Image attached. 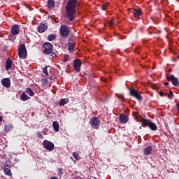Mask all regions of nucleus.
Instances as JSON below:
<instances>
[{"label":"nucleus","instance_id":"obj_19","mask_svg":"<svg viewBox=\"0 0 179 179\" xmlns=\"http://www.w3.org/2000/svg\"><path fill=\"white\" fill-rule=\"evenodd\" d=\"M152 150H153V148H152V146H148L147 147L145 150H144V155L145 156H149V155H150V153H152Z\"/></svg>","mask_w":179,"mask_h":179},{"label":"nucleus","instance_id":"obj_28","mask_svg":"<svg viewBox=\"0 0 179 179\" xmlns=\"http://www.w3.org/2000/svg\"><path fill=\"white\" fill-rule=\"evenodd\" d=\"M43 73L46 76H48V70L47 69V67L43 68Z\"/></svg>","mask_w":179,"mask_h":179},{"label":"nucleus","instance_id":"obj_23","mask_svg":"<svg viewBox=\"0 0 179 179\" xmlns=\"http://www.w3.org/2000/svg\"><path fill=\"white\" fill-rule=\"evenodd\" d=\"M133 13H134V15L135 16V17H139V16H141V15H142L141 9L134 10Z\"/></svg>","mask_w":179,"mask_h":179},{"label":"nucleus","instance_id":"obj_7","mask_svg":"<svg viewBox=\"0 0 179 179\" xmlns=\"http://www.w3.org/2000/svg\"><path fill=\"white\" fill-rule=\"evenodd\" d=\"M43 148L48 150L49 152H52L54 150V143H52L51 141L45 140L43 143Z\"/></svg>","mask_w":179,"mask_h":179},{"label":"nucleus","instance_id":"obj_2","mask_svg":"<svg viewBox=\"0 0 179 179\" xmlns=\"http://www.w3.org/2000/svg\"><path fill=\"white\" fill-rule=\"evenodd\" d=\"M142 127H148L151 129V131H157V126L156 124L153 123L152 121L148 119H143L141 120Z\"/></svg>","mask_w":179,"mask_h":179},{"label":"nucleus","instance_id":"obj_10","mask_svg":"<svg viewBox=\"0 0 179 179\" xmlns=\"http://www.w3.org/2000/svg\"><path fill=\"white\" fill-rule=\"evenodd\" d=\"M167 80L170 82L171 80L172 85L176 87L179 86V82H178V78H176L174 76H171V77H167Z\"/></svg>","mask_w":179,"mask_h":179},{"label":"nucleus","instance_id":"obj_24","mask_svg":"<svg viewBox=\"0 0 179 179\" xmlns=\"http://www.w3.org/2000/svg\"><path fill=\"white\" fill-rule=\"evenodd\" d=\"M25 93H27V94H29V96H31V97H33V96H34V92H33L31 88H27L25 90Z\"/></svg>","mask_w":179,"mask_h":179},{"label":"nucleus","instance_id":"obj_36","mask_svg":"<svg viewBox=\"0 0 179 179\" xmlns=\"http://www.w3.org/2000/svg\"><path fill=\"white\" fill-rule=\"evenodd\" d=\"M38 138H41V134H40V132H38Z\"/></svg>","mask_w":179,"mask_h":179},{"label":"nucleus","instance_id":"obj_18","mask_svg":"<svg viewBox=\"0 0 179 179\" xmlns=\"http://www.w3.org/2000/svg\"><path fill=\"white\" fill-rule=\"evenodd\" d=\"M52 127L55 132L59 131V124L57 121L52 122Z\"/></svg>","mask_w":179,"mask_h":179},{"label":"nucleus","instance_id":"obj_27","mask_svg":"<svg viewBox=\"0 0 179 179\" xmlns=\"http://www.w3.org/2000/svg\"><path fill=\"white\" fill-rule=\"evenodd\" d=\"M73 156L76 160H79V159H80V157H79V154L78 152H73Z\"/></svg>","mask_w":179,"mask_h":179},{"label":"nucleus","instance_id":"obj_30","mask_svg":"<svg viewBox=\"0 0 179 179\" xmlns=\"http://www.w3.org/2000/svg\"><path fill=\"white\" fill-rule=\"evenodd\" d=\"M10 129H12V127L9 126V125H5V130L7 131H10Z\"/></svg>","mask_w":179,"mask_h":179},{"label":"nucleus","instance_id":"obj_40","mask_svg":"<svg viewBox=\"0 0 179 179\" xmlns=\"http://www.w3.org/2000/svg\"><path fill=\"white\" fill-rule=\"evenodd\" d=\"M140 129H142V127H140Z\"/></svg>","mask_w":179,"mask_h":179},{"label":"nucleus","instance_id":"obj_20","mask_svg":"<svg viewBox=\"0 0 179 179\" xmlns=\"http://www.w3.org/2000/svg\"><path fill=\"white\" fill-rule=\"evenodd\" d=\"M69 103V99H62L59 101V106H62Z\"/></svg>","mask_w":179,"mask_h":179},{"label":"nucleus","instance_id":"obj_35","mask_svg":"<svg viewBox=\"0 0 179 179\" xmlns=\"http://www.w3.org/2000/svg\"><path fill=\"white\" fill-rule=\"evenodd\" d=\"M159 94L161 97H163V92H159Z\"/></svg>","mask_w":179,"mask_h":179},{"label":"nucleus","instance_id":"obj_38","mask_svg":"<svg viewBox=\"0 0 179 179\" xmlns=\"http://www.w3.org/2000/svg\"><path fill=\"white\" fill-rule=\"evenodd\" d=\"M2 122V117L0 116V122Z\"/></svg>","mask_w":179,"mask_h":179},{"label":"nucleus","instance_id":"obj_1","mask_svg":"<svg viewBox=\"0 0 179 179\" xmlns=\"http://www.w3.org/2000/svg\"><path fill=\"white\" fill-rule=\"evenodd\" d=\"M76 5H78V0H69L66 6V16L68 19L72 22L75 19V13H76Z\"/></svg>","mask_w":179,"mask_h":179},{"label":"nucleus","instance_id":"obj_31","mask_svg":"<svg viewBox=\"0 0 179 179\" xmlns=\"http://www.w3.org/2000/svg\"><path fill=\"white\" fill-rule=\"evenodd\" d=\"M107 6H108V4L107 3H105L102 5V9L103 10H106V9H107Z\"/></svg>","mask_w":179,"mask_h":179},{"label":"nucleus","instance_id":"obj_14","mask_svg":"<svg viewBox=\"0 0 179 179\" xmlns=\"http://www.w3.org/2000/svg\"><path fill=\"white\" fill-rule=\"evenodd\" d=\"M120 122L121 124H127L128 121H129V119L128 118V116L121 114L120 116Z\"/></svg>","mask_w":179,"mask_h":179},{"label":"nucleus","instance_id":"obj_39","mask_svg":"<svg viewBox=\"0 0 179 179\" xmlns=\"http://www.w3.org/2000/svg\"><path fill=\"white\" fill-rule=\"evenodd\" d=\"M164 96H169V94L165 93V94H164Z\"/></svg>","mask_w":179,"mask_h":179},{"label":"nucleus","instance_id":"obj_17","mask_svg":"<svg viewBox=\"0 0 179 179\" xmlns=\"http://www.w3.org/2000/svg\"><path fill=\"white\" fill-rule=\"evenodd\" d=\"M29 99L30 97L29 96V95H27V94H26L25 92H24L20 96V100H22V101H27V100H29Z\"/></svg>","mask_w":179,"mask_h":179},{"label":"nucleus","instance_id":"obj_25","mask_svg":"<svg viewBox=\"0 0 179 179\" xmlns=\"http://www.w3.org/2000/svg\"><path fill=\"white\" fill-rule=\"evenodd\" d=\"M56 37L54 34H50L48 36V41H54L55 40Z\"/></svg>","mask_w":179,"mask_h":179},{"label":"nucleus","instance_id":"obj_13","mask_svg":"<svg viewBox=\"0 0 179 179\" xmlns=\"http://www.w3.org/2000/svg\"><path fill=\"white\" fill-rule=\"evenodd\" d=\"M13 65V61L12 59L8 58L6 62V71H9L12 66Z\"/></svg>","mask_w":179,"mask_h":179},{"label":"nucleus","instance_id":"obj_26","mask_svg":"<svg viewBox=\"0 0 179 179\" xmlns=\"http://www.w3.org/2000/svg\"><path fill=\"white\" fill-rule=\"evenodd\" d=\"M41 84L43 86H45V85H47L48 83V80L47 78H43L41 80Z\"/></svg>","mask_w":179,"mask_h":179},{"label":"nucleus","instance_id":"obj_16","mask_svg":"<svg viewBox=\"0 0 179 179\" xmlns=\"http://www.w3.org/2000/svg\"><path fill=\"white\" fill-rule=\"evenodd\" d=\"M3 171L6 176H12V172H10V166H9V165H6L4 166Z\"/></svg>","mask_w":179,"mask_h":179},{"label":"nucleus","instance_id":"obj_34","mask_svg":"<svg viewBox=\"0 0 179 179\" xmlns=\"http://www.w3.org/2000/svg\"><path fill=\"white\" fill-rule=\"evenodd\" d=\"M171 96H173V91H170L169 94H168L169 97H171Z\"/></svg>","mask_w":179,"mask_h":179},{"label":"nucleus","instance_id":"obj_33","mask_svg":"<svg viewBox=\"0 0 179 179\" xmlns=\"http://www.w3.org/2000/svg\"><path fill=\"white\" fill-rule=\"evenodd\" d=\"M109 24H117V21H114L112 20L109 22Z\"/></svg>","mask_w":179,"mask_h":179},{"label":"nucleus","instance_id":"obj_5","mask_svg":"<svg viewBox=\"0 0 179 179\" xmlns=\"http://www.w3.org/2000/svg\"><path fill=\"white\" fill-rule=\"evenodd\" d=\"M43 52L44 54H51L52 52L53 45L50 43L45 42L43 45Z\"/></svg>","mask_w":179,"mask_h":179},{"label":"nucleus","instance_id":"obj_4","mask_svg":"<svg viewBox=\"0 0 179 179\" xmlns=\"http://www.w3.org/2000/svg\"><path fill=\"white\" fill-rule=\"evenodd\" d=\"M18 55L20 58H22V59H24V58L27 57V51L26 50V46L24 45H20Z\"/></svg>","mask_w":179,"mask_h":179},{"label":"nucleus","instance_id":"obj_21","mask_svg":"<svg viewBox=\"0 0 179 179\" xmlns=\"http://www.w3.org/2000/svg\"><path fill=\"white\" fill-rule=\"evenodd\" d=\"M55 6V1L54 0H48V7L49 9H52Z\"/></svg>","mask_w":179,"mask_h":179},{"label":"nucleus","instance_id":"obj_9","mask_svg":"<svg viewBox=\"0 0 179 179\" xmlns=\"http://www.w3.org/2000/svg\"><path fill=\"white\" fill-rule=\"evenodd\" d=\"M80 66H82V62L80 59H75L73 64V68L76 72H80Z\"/></svg>","mask_w":179,"mask_h":179},{"label":"nucleus","instance_id":"obj_12","mask_svg":"<svg viewBox=\"0 0 179 179\" xmlns=\"http://www.w3.org/2000/svg\"><path fill=\"white\" fill-rule=\"evenodd\" d=\"M1 85L4 87H10V79H9V78H3L1 80Z\"/></svg>","mask_w":179,"mask_h":179},{"label":"nucleus","instance_id":"obj_6","mask_svg":"<svg viewBox=\"0 0 179 179\" xmlns=\"http://www.w3.org/2000/svg\"><path fill=\"white\" fill-rule=\"evenodd\" d=\"M90 124L94 129H99V127H100V120H99L97 117H94L91 119Z\"/></svg>","mask_w":179,"mask_h":179},{"label":"nucleus","instance_id":"obj_8","mask_svg":"<svg viewBox=\"0 0 179 179\" xmlns=\"http://www.w3.org/2000/svg\"><path fill=\"white\" fill-rule=\"evenodd\" d=\"M130 92V96H132L133 97H135L136 100H138V101H141L142 100V95H141V92L136 90H129Z\"/></svg>","mask_w":179,"mask_h":179},{"label":"nucleus","instance_id":"obj_29","mask_svg":"<svg viewBox=\"0 0 179 179\" xmlns=\"http://www.w3.org/2000/svg\"><path fill=\"white\" fill-rule=\"evenodd\" d=\"M57 176H59V177H61V176H62V169H57Z\"/></svg>","mask_w":179,"mask_h":179},{"label":"nucleus","instance_id":"obj_11","mask_svg":"<svg viewBox=\"0 0 179 179\" xmlns=\"http://www.w3.org/2000/svg\"><path fill=\"white\" fill-rule=\"evenodd\" d=\"M20 31V29H19V25L15 24L11 28V33L13 36H17Z\"/></svg>","mask_w":179,"mask_h":179},{"label":"nucleus","instance_id":"obj_37","mask_svg":"<svg viewBox=\"0 0 179 179\" xmlns=\"http://www.w3.org/2000/svg\"><path fill=\"white\" fill-rule=\"evenodd\" d=\"M168 85H169V83H164L165 86H168Z\"/></svg>","mask_w":179,"mask_h":179},{"label":"nucleus","instance_id":"obj_15","mask_svg":"<svg viewBox=\"0 0 179 179\" xmlns=\"http://www.w3.org/2000/svg\"><path fill=\"white\" fill-rule=\"evenodd\" d=\"M47 25L43 24V23H41L40 25L38 27V31L39 33H44V31H45V30H47Z\"/></svg>","mask_w":179,"mask_h":179},{"label":"nucleus","instance_id":"obj_22","mask_svg":"<svg viewBox=\"0 0 179 179\" xmlns=\"http://www.w3.org/2000/svg\"><path fill=\"white\" fill-rule=\"evenodd\" d=\"M71 41H69V51H70V52H72L75 48V44Z\"/></svg>","mask_w":179,"mask_h":179},{"label":"nucleus","instance_id":"obj_3","mask_svg":"<svg viewBox=\"0 0 179 179\" xmlns=\"http://www.w3.org/2000/svg\"><path fill=\"white\" fill-rule=\"evenodd\" d=\"M69 28L66 25H62L60 27L59 33L61 37H63V38H66L69 36L70 33Z\"/></svg>","mask_w":179,"mask_h":179},{"label":"nucleus","instance_id":"obj_32","mask_svg":"<svg viewBox=\"0 0 179 179\" xmlns=\"http://www.w3.org/2000/svg\"><path fill=\"white\" fill-rule=\"evenodd\" d=\"M52 52V57L54 58V57H57V55H58V52L57 51H55V50H53Z\"/></svg>","mask_w":179,"mask_h":179}]
</instances>
